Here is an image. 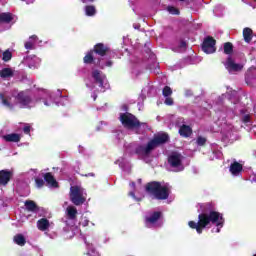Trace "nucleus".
Masks as SVG:
<instances>
[{
    "label": "nucleus",
    "mask_w": 256,
    "mask_h": 256,
    "mask_svg": "<svg viewBox=\"0 0 256 256\" xmlns=\"http://www.w3.org/2000/svg\"><path fill=\"white\" fill-rule=\"evenodd\" d=\"M190 229H195L198 235L203 233V229H207L209 225L216 227H223L225 225V218L223 214L215 211V205L208 202L200 205V214L198 215V222L189 221Z\"/></svg>",
    "instance_id": "1"
},
{
    "label": "nucleus",
    "mask_w": 256,
    "mask_h": 256,
    "mask_svg": "<svg viewBox=\"0 0 256 256\" xmlns=\"http://www.w3.org/2000/svg\"><path fill=\"white\" fill-rule=\"evenodd\" d=\"M169 142V134L161 133L157 134L153 137V139L149 140L147 145H140L136 147L135 153L136 155H141L142 157H149L157 147L161 145H165V143Z\"/></svg>",
    "instance_id": "2"
},
{
    "label": "nucleus",
    "mask_w": 256,
    "mask_h": 256,
    "mask_svg": "<svg viewBox=\"0 0 256 256\" xmlns=\"http://www.w3.org/2000/svg\"><path fill=\"white\" fill-rule=\"evenodd\" d=\"M145 192L158 201H165L170 195L169 187L161 185L159 181L148 182L145 185Z\"/></svg>",
    "instance_id": "3"
},
{
    "label": "nucleus",
    "mask_w": 256,
    "mask_h": 256,
    "mask_svg": "<svg viewBox=\"0 0 256 256\" xmlns=\"http://www.w3.org/2000/svg\"><path fill=\"white\" fill-rule=\"evenodd\" d=\"M119 120L125 129H140V127H147V123L139 121L135 115L129 112L121 113Z\"/></svg>",
    "instance_id": "4"
},
{
    "label": "nucleus",
    "mask_w": 256,
    "mask_h": 256,
    "mask_svg": "<svg viewBox=\"0 0 256 256\" xmlns=\"http://www.w3.org/2000/svg\"><path fill=\"white\" fill-rule=\"evenodd\" d=\"M83 188L75 185L70 187V201L73 205L79 207V205H83L87 201V198L83 196Z\"/></svg>",
    "instance_id": "5"
},
{
    "label": "nucleus",
    "mask_w": 256,
    "mask_h": 256,
    "mask_svg": "<svg viewBox=\"0 0 256 256\" xmlns=\"http://www.w3.org/2000/svg\"><path fill=\"white\" fill-rule=\"evenodd\" d=\"M215 45H217V40H215V38H213L212 36H207L206 38H204V41L202 43V51H204V53H207V55L215 53V51H217Z\"/></svg>",
    "instance_id": "6"
},
{
    "label": "nucleus",
    "mask_w": 256,
    "mask_h": 256,
    "mask_svg": "<svg viewBox=\"0 0 256 256\" xmlns=\"http://www.w3.org/2000/svg\"><path fill=\"white\" fill-rule=\"evenodd\" d=\"M183 156L177 152L172 153L170 156H168V163L170 167H173V169H177V167H181L183 161Z\"/></svg>",
    "instance_id": "7"
},
{
    "label": "nucleus",
    "mask_w": 256,
    "mask_h": 256,
    "mask_svg": "<svg viewBox=\"0 0 256 256\" xmlns=\"http://www.w3.org/2000/svg\"><path fill=\"white\" fill-rule=\"evenodd\" d=\"M92 51L96 55H99V57H105L106 55H108V53H110L111 48L104 43H97L96 45H94Z\"/></svg>",
    "instance_id": "8"
},
{
    "label": "nucleus",
    "mask_w": 256,
    "mask_h": 256,
    "mask_svg": "<svg viewBox=\"0 0 256 256\" xmlns=\"http://www.w3.org/2000/svg\"><path fill=\"white\" fill-rule=\"evenodd\" d=\"M16 99L22 107H29L33 101L31 96L25 92H19L16 96Z\"/></svg>",
    "instance_id": "9"
},
{
    "label": "nucleus",
    "mask_w": 256,
    "mask_h": 256,
    "mask_svg": "<svg viewBox=\"0 0 256 256\" xmlns=\"http://www.w3.org/2000/svg\"><path fill=\"white\" fill-rule=\"evenodd\" d=\"M225 67L227 71H229V73H231L232 71L234 72L241 71L243 69V65L235 63V61L231 56L227 58Z\"/></svg>",
    "instance_id": "10"
},
{
    "label": "nucleus",
    "mask_w": 256,
    "mask_h": 256,
    "mask_svg": "<svg viewBox=\"0 0 256 256\" xmlns=\"http://www.w3.org/2000/svg\"><path fill=\"white\" fill-rule=\"evenodd\" d=\"M163 213H161L160 211H155L152 214H150V216L145 218V223L147 225V227H149V225H155V223H157V221H159L162 217Z\"/></svg>",
    "instance_id": "11"
},
{
    "label": "nucleus",
    "mask_w": 256,
    "mask_h": 256,
    "mask_svg": "<svg viewBox=\"0 0 256 256\" xmlns=\"http://www.w3.org/2000/svg\"><path fill=\"white\" fill-rule=\"evenodd\" d=\"M11 177H13V172L9 170H1L0 171V185H3L4 187L9 184V181H11Z\"/></svg>",
    "instance_id": "12"
},
{
    "label": "nucleus",
    "mask_w": 256,
    "mask_h": 256,
    "mask_svg": "<svg viewBox=\"0 0 256 256\" xmlns=\"http://www.w3.org/2000/svg\"><path fill=\"white\" fill-rule=\"evenodd\" d=\"M44 181L47 183L49 187L57 188L59 187V182L55 179V176L51 172L45 173L43 175Z\"/></svg>",
    "instance_id": "13"
},
{
    "label": "nucleus",
    "mask_w": 256,
    "mask_h": 256,
    "mask_svg": "<svg viewBox=\"0 0 256 256\" xmlns=\"http://www.w3.org/2000/svg\"><path fill=\"white\" fill-rule=\"evenodd\" d=\"M229 171L232 175H234L235 177H237V175H239L242 171H243V164L234 161L229 168Z\"/></svg>",
    "instance_id": "14"
},
{
    "label": "nucleus",
    "mask_w": 256,
    "mask_h": 256,
    "mask_svg": "<svg viewBox=\"0 0 256 256\" xmlns=\"http://www.w3.org/2000/svg\"><path fill=\"white\" fill-rule=\"evenodd\" d=\"M24 205L26 207V211H29L30 213H39V207L37 206V203L33 200H26L24 202Z\"/></svg>",
    "instance_id": "15"
},
{
    "label": "nucleus",
    "mask_w": 256,
    "mask_h": 256,
    "mask_svg": "<svg viewBox=\"0 0 256 256\" xmlns=\"http://www.w3.org/2000/svg\"><path fill=\"white\" fill-rule=\"evenodd\" d=\"M179 135L185 138L191 137L193 135V129L191 126L183 124L179 129Z\"/></svg>",
    "instance_id": "16"
},
{
    "label": "nucleus",
    "mask_w": 256,
    "mask_h": 256,
    "mask_svg": "<svg viewBox=\"0 0 256 256\" xmlns=\"http://www.w3.org/2000/svg\"><path fill=\"white\" fill-rule=\"evenodd\" d=\"M3 139L7 143H19V141H21V135L17 133H11V134L4 135Z\"/></svg>",
    "instance_id": "17"
},
{
    "label": "nucleus",
    "mask_w": 256,
    "mask_h": 256,
    "mask_svg": "<svg viewBox=\"0 0 256 256\" xmlns=\"http://www.w3.org/2000/svg\"><path fill=\"white\" fill-rule=\"evenodd\" d=\"M49 227H51V224L47 218H41L37 221V229H39V231H47Z\"/></svg>",
    "instance_id": "18"
},
{
    "label": "nucleus",
    "mask_w": 256,
    "mask_h": 256,
    "mask_svg": "<svg viewBox=\"0 0 256 256\" xmlns=\"http://www.w3.org/2000/svg\"><path fill=\"white\" fill-rule=\"evenodd\" d=\"M13 21V14L10 12L0 13V23L9 24Z\"/></svg>",
    "instance_id": "19"
},
{
    "label": "nucleus",
    "mask_w": 256,
    "mask_h": 256,
    "mask_svg": "<svg viewBox=\"0 0 256 256\" xmlns=\"http://www.w3.org/2000/svg\"><path fill=\"white\" fill-rule=\"evenodd\" d=\"M94 53L95 52H93L92 50L86 53L83 58V62L85 63V65H93V63H95V56H93Z\"/></svg>",
    "instance_id": "20"
},
{
    "label": "nucleus",
    "mask_w": 256,
    "mask_h": 256,
    "mask_svg": "<svg viewBox=\"0 0 256 256\" xmlns=\"http://www.w3.org/2000/svg\"><path fill=\"white\" fill-rule=\"evenodd\" d=\"M243 37H244L245 43H249L250 41H253V30L249 27L244 28Z\"/></svg>",
    "instance_id": "21"
},
{
    "label": "nucleus",
    "mask_w": 256,
    "mask_h": 256,
    "mask_svg": "<svg viewBox=\"0 0 256 256\" xmlns=\"http://www.w3.org/2000/svg\"><path fill=\"white\" fill-rule=\"evenodd\" d=\"M92 77L99 87H103V77H101V71L94 70L92 72Z\"/></svg>",
    "instance_id": "22"
},
{
    "label": "nucleus",
    "mask_w": 256,
    "mask_h": 256,
    "mask_svg": "<svg viewBox=\"0 0 256 256\" xmlns=\"http://www.w3.org/2000/svg\"><path fill=\"white\" fill-rule=\"evenodd\" d=\"M15 74L11 68H3L0 71V77L2 79H9L10 77H13Z\"/></svg>",
    "instance_id": "23"
},
{
    "label": "nucleus",
    "mask_w": 256,
    "mask_h": 256,
    "mask_svg": "<svg viewBox=\"0 0 256 256\" xmlns=\"http://www.w3.org/2000/svg\"><path fill=\"white\" fill-rule=\"evenodd\" d=\"M66 211L69 219H77V208H75V206H68Z\"/></svg>",
    "instance_id": "24"
},
{
    "label": "nucleus",
    "mask_w": 256,
    "mask_h": 256,
    "mask_svg": "<svg viewBox=\"0 0 256 256\" xmlns=\"http://www.w3.org/2000/svg\"><path fill=\"white\" fill-rule=\"evenodd\" d=\"M14 243H16V245H19L20 247H24L25 243H27V240L25 239V236H23V234H17L14 236Z\"/></svg>",
    "instance_id": "25"
},
{
    "label": "nucleus",
    "mask_w": 256,
    "mask_h": 256,
    "mask_svg": "<svg viewBox=\"0 0 256 256\" xmlns=\"http://www.w3.org/2000/svg\"><path fill=\"white\" fill-rule=\"evenodd\" d=\"M96 13H97V9H95V6L93 5L85 6V15H87V17H93Z\"/></svg>",
    "instance_id": "26"
},
{
    "label": "nucleus",
    "mask_w": 256,
    "mask_h": 256,
    "mask_svg": "<svg viewBox=\"0 0 256 256\" xmlns=\"http://www.w3.org/2000/svg\"><path fill=\"white\" fill-rule=\"evenodd\" d=\"M224 53H225V55L233 54V43H231V42L224 43Z\"/></svg>",
    "instance_id": "27"
},
{
    "label": "nucleus",
    "mask_w": 256,
    "mask_h": 256,
    "mask_svg": "<svg viewBox=\"0 0 256 256\" xmlns=\"http://www.w3.org/2000/svg\"><path fill=\"white\" fill-rule=\"evenodd\" d=\"M12 58H13V54L11 53V51L6 50L3 52L2 60L5 61V63H7L8 61H11Z\"/></svg>",
    "instance_id": "28"
},
{
    "label": "nucleus",
    "mask_w": 256,
    "mask_h": 256,
    "mask_svg": "<svg viewBox=\"0 0 256 256\" xmlns=\"http://www.w3.org/2000/svg\"><path fill=\"white\" fill-rule=\"evenodd\" d=\"M163 97H171L173 95V90L169 86H165L162 90Z\"/></svg>",
    "instance_id": "29"
},
{
    "label": "nucleus",
    "mask_w": 256,
    "mask_h": 256,
    "mask_svg": "<svg viewBox=\"0 0 256 256\" xmlns=\"http://www.w3.org/2000/svg\"><path fill=\"white\" fill-rule=\"evenodd\" d=\"M0 99L2 100V104L5 105V107H8V109H13V105H11V102L5 98L3 94H0Z\"/></svg>",
    "instance_id": "30"
},
{
    "label": "nucleus",
    "mask_w": 256,
    "mask_h": 256,
    "mask_svg": "<svg viewBox=\"0 0 256 256\" xmlns=\"http://www.w3.org/2000/svg\"><path fill=\"white\" fill-rule=\"evenodd\" d=\"M196 143L199 147H203L205 146V144L207 143V138L203 137V136H198Z\"/></svg>",
    "instance_id": "31"
},
{
    "label": "nucleus",
    "mask_w": 256,
    "mask_h": 256,
    "mask_svg": "<svg viewBox=\"0 0 256 256\" xmlns=\"http://www.w3.org/2000/svg\"><path fill=\"white\" fill-rule=\"evenodd\" d=\"M167 11L171 14V15H179V13H181L179 11L178 8H175L174 6H168L167 7Z\"/></svg>",
    "instance_id": "32"
},
{
    "label": "nucleus",
    "mask_w": 256,
    "mask_h": 256,
    "mask_svg": "<svg viewBox=\"0 0 256 256\" xmlns=\"http://www.w3.org/2000/svg\"><path fill=\"white\" fill-rule=\"evenodd\" d=\"M35 183L38 189H41V187L45 186V180H43L42 178H35Z\"/></svg>",
    "instance_id": "33"
},
{
    "label": "nucleus",
    "mask_w": 256,
    "mask_h": 256,
    "mask_svg": "<svg viewBox=\"0 0 256 256\" xmlns=\"http://www.w3.org/2000/svg\"><path fill=\"white\" fill-rule=\"evenodd\" d=\"M24 47L28 51H31V50L35 49V43H33L31 41L25 42Z\"/></svg>",
    "instance_id": "34"
},
{
    "label": "nucleus",
    "mask_w": 256,
    "mask_h": 256,
    "mask_svg": "<svg viewBox=\"0 0 256 256\" xmlns=\"http://www.w3.org/2000/svg\"><path fill=\"white\" fill-rule=\"evenodd\" d=\"M250 122H251V115L245 114V115L242 117V123H250Z\"/></svg>",
    "instance_id": "35"
},
{
    "label": "nucleus",
    "mask_w": 256,
    "mask_h": 256,
    "mask_svg": "<svg viewBox=\"0 0 256 256\" xmlns=\"http://www.w3.org/2000/svg\"><path fill=\"white\" fill-rule=\"evenodd\" d=\"M165 105H168V106H171L173 105L174 101H173V98L171 97H166L165 101H164Z\"/></svg>",
    "instance_id": "36"
},
{
    "label": "nucleus",
    "mask_w": 256,
    "mask_h": 256,
    "mask_svg": "<svg viewBox=\"0 0 256 256\" xmlns=\"http://www.w3.org/2000/svg\"><path fill=\"white\" fill-rule=\"evenodd\" d=\"M129 197H132V199H135V201H141V198H137V196H135V192L131 191L128 193Z\"/></svg>",
    "instance_id": "37"
},
{
    "label": "nucleus",
    "mask_w": 256,
    "mask_h": 256,
    "mask_svg": "<svg viewBox=\"0 0 256 256\" xmlns=\"http://www.w3.org/2000/svg\"><path fill=\"white\" fill-rule=\"evenodd\" d=\"M23 131L26 135H29L31 133V126H25Z\"/></svg>",
    "instance_id": "38"
},
{
    "label": "nucleus",
    "mask_w": 256,
    "mask_h": 256,
    "mask_svg": "<svg viewBox=\"0 0 256 256\" xmlns=\"http://www.w3.org/2000/svg\"><path fill=\"white\" fill-rule=\"evenodd\" d=\"M185 47H187V42H185L184 40L180 41L179 48L185 49Z\"/></svg>",
    "instance_id": "39"
},
{
    "label": "nucleus",
    "mask_w": 256,
    "mask_h": 256,
    "mask_svg": "<svg viewBox=\"0 0 256 256\" xmlns=\"http://www.w3.org/2000/svg\"><path fill=\"white\" fill-rule=\"evenodd\" d=\"M105 67H113V61L112 60L106 61Z\"/></svg>",
    "instance_id": "40"
},
{
    "label": "nucleus",
    "mask_w": 256,
    "mask_h": 256,
    "mask_svg": "<svg viewBox=\"0 0 256 256\" xmlns=\"http://www.w3.org/2000/svg\"><path fill=\"white\" fill-rule=\"evenodd\" d=\"M81 3L87 4V3H95V0H80Z\"/></svg>",
    "instance_id": "41"
},
{
    "label": "nucleus",
    "mask_w": 256,
    "mask_h": 256,
    "mask_svg": "<svg viewBox=\"0 0 256 256\" xmlns=\"http://www.w3.org/2000/svg\"><path fill=\"white\" fill-rule=\"evenodd\" d=\"M240 113H241V115H245V113H247V110L246 109H242V110H240Z\"/></svg>",
    "instance_id": "42"
},
{
    "label": "nucleus",
    "mask_w": 256,
    "mask_h": 256,
    "mask_svg": "<svg viewBox=\"0 0 256 256\" xmlns=\"http://www.w3.org/2000/svg\"><path fill=\"white\" fill-rule=\"evenodd\" d=\"M221 228H222V227H217L216 233H221Z\"/></svg>",
    "instance_id": "43"
},
{
    "label": "nucleus",
    "mask_w": 256,
    "mask_h": 256,
    "mask_svg": "<svg viewBox=\"0 0 256 256\" xmlns=\"http://www.w3.org/2000/svg\"><path fill=\"white\" fill-rule=\"evenodd\" d=\"M30 39H37V35L30 36Z\"/></svg>",
    "instance_id": "44"
},
{
    "label": "nucleus",
    "mask_w": 256,
    "mask_h": 256,
    "mask_svg": "<svg viewBox=\"0 0 256 256\" xmlns=\"http://www.w3.org/2000/svg\"><path fill=\"white\" fill-rule=\"evenodd\" d=\"M186 95H191V90H187Z\"/></svg>",
    "instance_id": "45"
},
{
    "label": "nucleus",
    "mask_w": 256,
    "mask_h": 256,
    "mask_svg": "<svg viewBox=\"0 0 256 256\" xmlns=\"http://www.w3.org/2000/svg\"><path fill=\"white\" fill-rule=\"evenodd\" d=\"M44 105H46V107H49V103L47 101H44Z\"/></svg>",
    "instance_id": "46"
},
{
    "label": "nucleus",
    "mask_w": 256,
    "mask_h": 256,
    "mask_svg": "<svg viewBox=\"0 0 256 256\" xmlns=\"http://www.w3.org/2000/svg\"><path fill=\"white\" fill-rule=\"evenodd\" d=\"M130 185L131 187L135 188V182H132Z\"/></svg>",
    "instance_id": "47"
},
{
    "label": "nucleus",
    "mask_w": 256,
    "mask_h": 256,
    "mask_svg": "<svg viewBox=\"0 0 256 256\" xmlns=\"http://www.w3.org/2000/svg\"><path fill=\"white\" fill-rule=\"evenodd\" d=\"M90 175H91V177H95V174H93V173H91Z\"/></svg>",
    "instance_id": "48"
},
{
    "label": "nucleus",
    "mask_w": 256,
    "mask_h": 256,
    "mask_svg": "<svg viewBox=\"0 0 256 256\" xmlns=\"http://www.w3.org/2000/svg\"><path fill=\"white\" fill-rule=\"evenodd\" d=\"M138 182L141 183V179H139Z\"/></svg>",
    "instance_id": "49"
},
{
    "label": "nucleus",
    "mask_w": 256,
    "mask_h": 256,
    "mask_svg": "<svg viewBox=\"0 0 256 256\" xmlns=\"http://www.w3.org/2000/svg\"><path fill=\"white\" fill-rule=\"evenodd\" d=\"M180 1H185V0H180Z\"/></svg>",
    "instance_id": "50"
},
{
    "label": "nucleus",
    "mask_w": 256,
    "mask_h": 256,
    "mask_svg": "<svg viewBox=\"0 0 256 256\" xmlns=\"http://www.w3.org/2000/svg\"><path fill=\"white\" fill-rule=\"evenodd\" d=\"M253 256H256V254H254Z\"/></svg>",
    "instance_id": "51"
}]
</instances>
